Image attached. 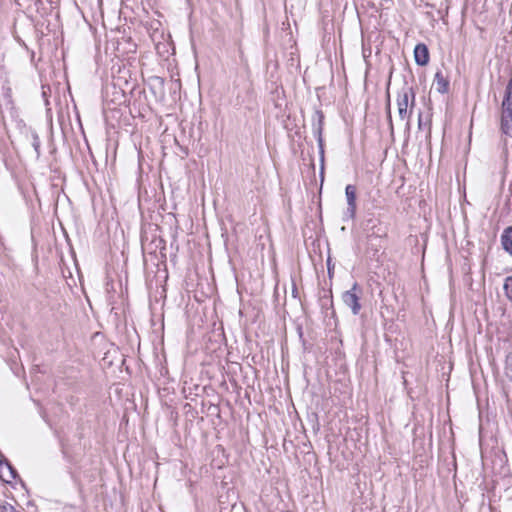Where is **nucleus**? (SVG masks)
Returning a JSON list of instances; mask_svg holds the SVG:
<instances>
[{
    "mask_svg": "<svg viewBox=\"0 0 512 512\" xmlns=\"http://www.w3.org/2000/svg\"><path fill=\"white\" fill-rule=\"evenodd\" d=\"M415 93L411 87H403L397 94V109L399 118L406 121V127H410V115L414 107Z\"/></svg>",
    "mask_w": 512,
    "mask_h": 512,
    "instance_id": "1",
    "label": "nucleus"
},
{
    "mask_svg": "<svg viewBox=\"0 0 512 512\" xmlns=\"http://www.w3.org/2000/svg\"><path fill=\"white\" fill-rule=\"evenodd\" d=\"M361 293L362 290L359 285L354 283L350 290L342 294L344 304L351 309L354 315H358L361 310V304L359 302Z\"/></svg>",
    "mask_w": 512,
    "mask_h": 512,
    "instance_id": "2",
    "label": "nucleus"
},
{
    "mask_svg": "<svg viewBox=\"0 0 512 512\" xmlns=\"http://www.w3.org/2000/svg\"><path fill=\"white\" fill-rule=\"evenodd\" d=\"M345 195L348 204L345 216L348 219H353L356 214V187L354 185H347L345 188Z\"/></svg>",
    "mask_w": 512,
    "mask_h": 512,
    "instance_id": "3",
    "label": "nucleus"
},
{
    "mask_svg": "<svg viewBox=\"0 0 512 512\" xmlns=\"http://www.w3.org/2000/svg\"><path fill=\"white\" fill-rule=\"evenodd\" d=\"M502 119H501V128L502 131L512 137V107L510 106H502Z\"/></svg>",
    "mask_w": 512,
    "mask_h": 512,
    "instance_id": "4",
    "label": "nucleus"
},
{
    "mask_svg": "<svg viewBox=\"0 0 512 512\" xmlns=\"http://www.w3.org/2000/svg\"><path fill=\"white\" fill-rule=\"evenodd\" d=\"M415 62L420 66H425L429 62V51L425 44L419 43L414 48Z\"/></svg>",
    "mask_w": 512,
    "mask_h": 512,
    "instance_id": "5",
    "label": "nucleus"
},
{
    "mask_svg": "<svg viewBox=\"0 0 512 512\" xmlns=\"http://www.w3.org/2000/svg\"><path fill=\"white\" fill-rule=\"evenodd\" d=\"M324 114L321 110H316L313 115V131L318 138L320 147H322V131H323Z\"/></svg>",
    "mask_w": 512,
    "mask_h": 512,
    "instance_id": "6",
    "label": "nucleus"
},
{
    "mask_svg": "<svg viewBox=\"0 0 512 512\" xmlns=\"http://www.w3.org/2000/svg\"><path fill=\"white\" fill-rule=\"evenodd\" d=\"M503 248L512 255V226L506 228L501 237Z\"/></svg>",
    "mask_w": 512,
    "mask_h": 512,
    "instance_id": "7",
    "label": "nucleus"
},
{
    "mask_svg": "<svg viewBox=\"0 0 512 512\" xmlns=\"http://www.w3.org/2000/svg\"><path fill=\"white\" fill-rule=\"evenodd\" d=\"M436 90L440 93H446L448 90L449 83L441 72H437L435 75Z\"/></svg>",
    "mask_w": 512,
    "mask_h": 512,
    "instance_id": "8",
    "label": "nucleus"
},
{
    "mask_svg": "<svg viewBox=\"0 0 512 512\" xmlns=\"http://www.w3.org/2000/svg\"><path fill=\"white\" fill-rule=\"evenodd\" d=\"M171 391L174 393L173 386H161L158 387V394L162 398L165 404H168L169 402H173L172 398H169V394Z\"/></svg>",
    "mask_w": 512,
    "mask_h": 512,
    "instance_id": "9",
    "label": "nucleus"
},
{
    "mask_svg": "<svg viewBox=\"0 0 512 512\" xmlns=\"http://www.w3.org/2000/svg\"><path fill=\"white\" fill-rule=\"evenodd\" d=\"M503 289L507 298L512 301V276L505 279Z\"/></svg>",
    "mask_w": 512,
    "mask_h": 512,
    "instance_id": "10",
    "label": "nucleus"
},
{
    "mask_svg": "<svg viewBox=\"0 0 512 512\" xmlns=\"http://www.w3.org/2000/svg\"><path fill=\"white\" fill-rule=\"evenodd\" d=\"M200 388V386L198 385H195V386H189L188 389L186 388V386H181V393L183 394V396L185 398H188L189 395L192 393V389H195V390H198ZM202 390L205 391L207 386H201Z\"/></svg>",
    "mask_w": 512,
    "mask_h": 512,
    "instance_id": "11",
    "label": "nucleus"
},
{
    "mask_svg": "<svg viewBox=\"0 0 512 512\" xmlns=\"http://www.w3.org/2000/svg\"><path fill=\"white\" fill-rule=\"evenodd\" d=\"M0 512H17V510L12 504L2 501L0 502Z\"/></svg>",
    "mask_w": 512,
    "mask_h": 512,
    "instance_id": "12",
    "label": "nucleus"
},
{
    "mask_svg": "<svg viewBox=\"0 0 512 512\" xmlns=\"http://www.w3.org/2000/svg\"><path fill=\"white\" fill-rule=\"evenodd\" d=\"M6 468L8 469L9 473H10V476L12 479H15L16 476H17V472L16 470L9 464V463H6Z\"/></svg>",
    "mask_w": 512,
    "mask_h": 512,
    "instance_id": "13",
    "label": "nucleus"
},
{
    "mask_svg": "<svg viewBox=\"0 0 512 512\" xmlns=\"http://www.w3.org/2000/svg\"><path fill=\"white\" fill-rule=\"evenodd\" d=\"M418 123H419V126H421V114L419 115Z\"/></svg>",
    "mask_w": 512,
    "mask_h": 512,
    "instance_id": "14",
    "label": "nucleus"
},
{
    "mask_svg": "<svg viewBox=\"0 0 512 512\" xmlns=\"http://www.w3.org/2000/svg\"><path fill=\"white\" fill-rule=\"evenodd\" d=\"M407 393H408V395H410V396H411L412 391H411V390H408V391H407Z\"/></svg>",
    "mask_w": 512,
    "mask_h": 512,
    "instance_id": "15",
    "label": "nucleus"
}]
</instances>
